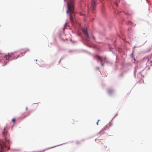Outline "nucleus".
Returning <instances> with one entry per match:
<instances>
[{
    "mask_svg": "<svg viewBox=\"0 0 152 152\" xmlns=\"http://www.w3.org/2000/svg\"><path fill=\"white\" fill-rule=\"evenodd\" d=\"M65 1V0H64ZM74 0H69L67 3L68 9L66 11V13H68L69 12L70 13H72L73 12L74 8Z\"/></svg>",
    "mask_w": 152,
    "mask_h": 152,
    "instance_id": "f257e3e1",
    "label": "nucleus"
},
{
    "mask_svg": "<svg viewBox=\"0 0 152 152\" xmlns=\"http://www.w3.org/2000/svg\"><path fill=\"white\" fill-rule=\"evenodd\" d=\"M3 135L4 136L5 141L8 143H9V134L7 132L5 131V129H4V131L3 133Z\"/></svg>",
    "mask_w": 152,
    "mask_h": 152,
    "instance_id": "f03ea898",
    "label": "nucleus"
},
{
    "mask_svg": "<svg viewBox=\"0 0 152 152\" xmlns=\"http://www.w3.org/2000/svg\"><path fill=\"white\" fill-rule=\"evenodd\" d=\"M0 152H3L4 149L7 147L6 142L1 141L0 143Z\"/></svg>",
    "mask_w": 152,
    "mask_h": 152,
    "instance_id": "7ed1b4c3",
    "label": "nucleus"
},
{
    "mask_svg": "<svg viewBox=\"0 0 152 152\" xmlns=\"http://www.w3.org/2000/svg\"><path fill=\"white\" fill-rule=\"evenodd\" d=\"M94 57L96 59L99 60L100 61L102 66L103 67L104 66V64L102 63V59H103L102 58V57H100L98 55L95 56Z\"/></svg>",
    "mask_w": 152,
    "mask_h": 152,
    "instance_id": "20e7f679",
    "label": "nucleus"
},
{
    "mask_svg": "<svg viewBox=\"0 0 152 152\" xmlns=\"http://www.w3.org/2000/svg\"><path fill=\"white\" fill-rule=\"evenodd\" d=\"M82 31L84 34L88 38H89V35L87 29L86 28H84L82 29Z\"/></svg>",
    "mask_w": 152,
    "mask_h": 152,
    "instance_id": "39448f33",
    "label": "nucleus"
},
{
    "mask_svg": "<svg viewBox=\"0 0 152 152\" xmlns=\"http://www.w3.org/2000/svg\"><path fill=\"white\" fill-rule=\"evenodd\" d=\"M95 0H92L91 1V9L93 11H94L95 9Z\"/></svg>",
    "mask_w": 152,
    "mask_h": 152,
    "instance_id": "423d86ee",
    "label": "nucleus"
},
{
    "mask_svg": "<svg viewBox=\"0 0 152 152\" xmlns=\"http://www.w3.org/2000/svg\"><path fill=\"white\" fill-rule=\"evenodd\" d=\"M107 127H105L104 129H102L99 133H98V135H101L102 134H103L104 133V131L106 129Z\"/></svg>",
    "mask_w": 152,
    "mask_h": 152,
    "instance_id": "0eeeda50",
    "label": "nucleus"
},
{
    "mask_svg": "<svg viewBox=\"0 0 152 152\" xmlns=\"http://www.w3.org/2000/svg\"><path fill=\"white\" fill-rule=\"evenodd\" d=\"M70 19L71 21L72 22H74V19L72 16L71 15H70Z\"/></svg>",
    "mask_w": 152,
    "mask_h": 152,
    "instance_id": "6e6552de",
    "label": "nucleus"
},
{
    "mask_svg": "<svg viewBox=\"0 0 152 152\" xmlns=\"http://www.w3.org/2000/svg\"><path fill=\"white\" fill-rule=\"evenodd\" d=\"M113 90L111 89H109L108 90V93L109 94H110L113 92Z\"/></svg>",
    "mask_w": 152,
    "mask_h": 152,
    "instance_id": "1a4fd4ad",
    "label": "nucleus"
},
{
    "mask_svg": "<svg viewBox=\"0 0 152 152\" xmlns=\"http://www.w3.org/2000/svg\"><path fill=\"white\" fill-rule=\"evenodd\" d=\"M102 58L103 59H102V62L104 61V62L105 60L106 59V57L105 58Z\"/></svg>",
    "mask_w": 152,
    "mask_h": 152,
    "instance_id": "9d476101",
    "label": "nucleus"
},
{
    "mask_svg": "<svg viewBox=\"0 0 152 152\" xmlns=\"http://www.w3.org/2000/svg\"><path fill=\"white\" fill-rule=\"evenodd\" d=\"M29 113H28V114H27V115H25L24 117H25L27 116H28L29 115Z\"/></svg>",
    "mask_w": 152,
    "mask_h": 152,
    "instance_id": "9b49d317",
    "label": "nucleus"
},
{
    "mask_svg": "<svg viewBox=\"0 0 152 152\" xmlns=\"http://www.w3.org/2000/svg\"><path fill=\"white\" fill-rule=\"evenodd\" d=\"M15 119H12V121L13 122H15Z\"/></svg>",
    "mask_w": 152,
    "mask_h": 152,
    "instance_id": "f8f14e48",
    "label": "nucleus"
},
{
    "mask_svg": "<svg viewBox=\"0 0 152 152\" xmlns=\"http://www.w3.org/2000/svg\"><path fill=\"white\" fill-rule=\"evenodd\" d=\"M115 5L117 6H118V4H117V3L116 2H115Z\"/></svg>",
    "mask_w": 152,
    "mask_h": 152,
    "instance_id": "ddd939ff",
    "label": "nucleus"
},
{
    "mask_svg": "<svg viewBox=\"0 0 152 152\" xmlns=\"http://www.w3.org/2000/svg\"><path fill=\"white\" fill-rule=\"evenodd\" d=\"M100 120H98V122H97L96 124L97 125H98V123H99V121H100Z\"/></svg>",
    "mask_w": 152,
    "mask_h": 152,
    "instance_id": "4468645a",
    "label": "nucleus"
},
{
    "mask_svg": "<svg viewBox=\"0 0 152 152\" xmlns=\"http://www.w3.org/2000/svg\"><path fill=\"white\" fill-rule=\"evenodd\" d=\"M104 145V147H103V148H106L107 146H105V145Z\"/></svg>",
    "mask_w": 152,
    "mask_h": 152,
    "instance_id": "2eb2a0df",
    "label": "nucleus"
},
{
    "mask_svg": "<svg viewBox=\"0 0 152 152\" xmlns=\"http://www.w3.org/2000/svg\"><path fill=\"white\" fill-rule=\"evenodd\" d=\"M99 67H96V69H97V70H99Z\"/></svg>",
    "mask_w": 152,
    "mask_h": 152,
    "instance_id": "dca6fc26",
    "label": "nucleus"
},
{
    "mask_svg": "<svg viewBox=\"0 0 152 152\" xmlns=\"http://www.w3.org/2000/svg\"><path fill=\"white\" fill-rule=\"evenodd\" d=\"M8 56H11V55L10 54H9L8 55Z\"/></svg>",
    "mask_w": 152,
    "mask_h": 152,
    "instance_id": "f3484780",
    "label": "nucleus"
},
{
    "mask_svg": "<svg viewBox=\"0 0 152 152\" xmlns=\"http://www.w3.org/2000/svg\"><path fill=\"white\" fill-rule=\"evenodd\" d=\"M67 22H66L65 23V25L66 26L67 25Z\"/></svg>",
    "mask_w": 152,
    "mask_h": 152,
    "instance_id": "a211bd4d",
    "label": "nucleus"
},
{
    "mask_svg": "<svg viewBox=\"0 0 152 152\" xmlns=\"http://www.w3.org/2000/svg\"><path fill=\"white\" fill-rule=\"evenodd\" d=\"M26 110H27V109H28V107H26Z\"/></svg>",
    "mask_w": 152,
    "mask_h": 152,
    "instance_id": "6ab92c4d",
    "label": "nucleus"
},
{
    "mask_svg": "<svg viewBox=\"0 0 152 152\" xmlns=\"http://www.w3.org/2000/svg\"><path fill=\"white\" fill-rule=\"evenodd\" d=\"M61 61V60H60L59 61V63Z\"/></svg>",
    "mask_w": 152,
    "mask_h": 152,
    "instance_id": "aec40b11",
    "label": "nucleus"
},
{
    "mask_svg": "<svg viewBox=\"0 0 152 152\" xmlns=\"http://www.w3.org/2000/svg\"><path fill=\"white\" fill-rule=\"evenodd\" d=\"M50 148H52V147H51V148H48L47 149H50Z\"/></svg>",
    "mask_w": 152,
    "mask_h": 152,
    "instance_id": "412c9836",
    "label": "nucleus"
},
{
    "mask_svg": "<svg viewBox=\"0 0 152 152\" xmlns=\"http://www.w3.org/2000/svg\"><path fill=\"white\" fill-rule=\"evenodd\" d=\"M150 62L151 63V61H150Z\"/></svg>",
    "mask_w": 152,
    "mask_h": 152,
    "instance_id": "4be33fe9",
    "label": "nucleus"
},
{
    "mask_svg": "<svg viewBox=\"0 0 152 152\" xmlns=\"http://www.w3.org/2000/svg\"><path fill=\"white\" fill-rule=\"evenodd\" d=\"M147 63H149V62L148 61V62Z\"/></svg>",
    "mask_w": 152,
    "mask_h": 152,
    "instance_id": "5701e85b",
    "label": "nucleus"
}]
</instances>
